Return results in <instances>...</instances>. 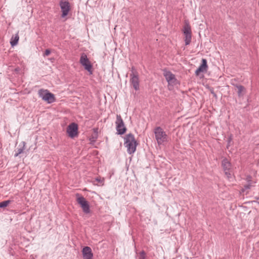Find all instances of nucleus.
I'll return each mask as SVG.
<instances>
[{
    "instance_id": "f257e3e1",
    "label": "nucleus",
    "mask_w": 259,
    "mask_h": 259,
    "mask_svg": "<svg viewBox=\"0 0 259 259\" xmlns=\"http://www.w3.org/2000/svg\"><path fill=\"white\" fill-rule=\"evenodd\" d=\"M124 146L127 148V152L128 154L134 153L136 150L138 143L136 141L134 135L132 134H128L124 137Z\"/></svg>"
},
{
    "instance_id": "f03ea898",
    "label": "nucleus",
    "mask_w": 259,
    "mask_h": 259,
    "mask_svg": "<svg viewBox=\"0 0 259 259\" xmlns=\"http://www.w3.org/2000/svg\"><path fill=\"white\" fill-rule=\"evenodd\" d=\"M154 132L158 145H161L167 141V136L161 127H156Z\"/></svg>"
},
{
    "instance_id": "7ed1b4c3",
    "label": "nucleus",
    "mask_w": 259,
    "mask_h": 259,
    "mask_svg": "<svg viewBox=\"0 0 259 259\" xmlns=\"http://www.w3.org/2000/svg\"><path fill=\"white\" fill-rule=\"evenodd\" d=\"M38 95L44 101L49 104L54 102L56 100L54 95L49 92L47 90H39Z\"/></svg>"
},
{
    "instance_id": "20e7f679",
    "label": "nucleus",
    "mask_w": 259,
    "mask_h": 259,
    "mask_svg": "<svg viewBox=\"0 0 259 259\" xmlns=\"http://www.w3.org/2000/svg\"><path fill=\"white\" fill-rule=\"evenodd\" d=\"M183 32L184 35L185 45H189L192 39V31L191 26L188 22H185L183 27Z\"/></svg>"
},
{
    "instance_id": "39448f33",
    "label": "nucleus",
    "mask_w": 259,
    "mask_h": 259,
    "mask_svg": "<svg viewBox=\"0 0 259 259\" xmlns=\"http://www.w3.org/2000/svg\"><path fill=\"white\" fill-rule=\"evenodd\" d=\"M116 129L117 133L118 135H123L126 131V127H125L124 122L120 116V115H116V120L115 121Z\"/></svg>"
},
{
    "instance_id": "423d86ee",
    "label": "nucleus",
    "mask_w": 259,
    "mask_h": 259,
    "mask_svg": "<svg viewBox=\"0 0 259 259\" xmlns=\"http://www.w3.org/2000/svg\"><path fill=\"white\" fill-rule=\"evenodd\" d=\"M77 203L80 205L84 213L88 214L90 212V205L88 201L79 194H76Z\"/></svg>"
},
{
    "instance_id": "0eeeda50",
    "label": "nucleus",
    "mask_w": 259,
    "mask_h": 259,
    "mask_svg": "<svg viewBox=\"0 0 259 259\" xmlns=\"http://www.w3.org/2000/svg\"><path fill=\"white\" fill-rule=\"evenodd\" d=\"M79 62L91 74L93 73L92 65L85 53L81 54Z\"/></svg>"
},
{
    "instance_id": "6e6552de",
    "label": "nucleus",
    "mask_w": 259,
    "mask_h": 259,
    "mask_svg": "<svg viewBox=\"0 0 259 259\" xmlns=\"http://www.w3.org/2000/svg\"><path fill=\"white\" fill-rule=\"evenodd\" d=\"M67 133L69 136L72 138L76 136L78 134L77 124L74 122L70 124L67 127Z\"/></svg>"
},
{
    "instance_id": "1a4fd4ad",
    "label": "nucleus",
    "mask_w": 259,
    "mask_h": 259,
    "mask_svg": "<svg viewBox=\"0 0 259 259\" xmlns=\"http://www.w3.org/2000/svg\"><path fill=\"white\" fill-rule=\"evenodd\" d=\"M59 5L62 11V17L64 18L66 16L70 10V5L69 2H60Z\"/></svg>"
},
{
    "instance_id": "9d476101",
    "label": "nucleus",
    "mask_w": 259,
    "mask_h": 259,
    "mask_svg": "<svg viewBox=\"0 0 259 259\" xmlns=\"http://www.w3.org/2000/svg\"><path fill=\"white\" fill-rule=\"evenodd\" d=\"M130 83L133 85L134 89L136 91L139 90V74H137L136 73L130 74Z\"/></svg>"
},
{
    "instance_id": "9b49d317",
    "label": "nucleus",
    "mask_w": 259,
    "mask_h": 259,
    "mask_svg": "<svg viewBox=\"0 0 259 259\" xmlns=\"http://www.w3.org/2000/svg\"><path fill=\"white\" fill-rule=\"evenodd\" d=\"M83 259H93V253L90 247L85 246L82 249Z\"/></svg>"
},
{
    "instance_id": "f8f14e48",
    "label": "nucleus",
    "mask_w": 259,
    "mask_h": 259,
    "mask_svg": "<svg viewBox=\"0 0 259 259\" xmlns=\"http://www.w3.org/2000/svg\"><path fill=\"white\" fill-rule=\"evenodd\" d=\"M208 66L207 64V61L205 59H202L201 64L196 70L195 73L196 75L198 76L200 72H204L207 71Z\"/></svg>"
},
{
    "instance_id": "ddd939ff",
    "label": "nucleus",
    "mask_w": 259,
    "mask_h": 259,
    "mask_svg": "<svg viewBox=\"0 0 259 259\" xmlns=\"http://www.w3.org/2000/svg\"><path fill=\"white\" fill-rule=\"evenodd\" d=\"M163 75L166 81L168 82L169 84L175 83L177 81L175 75L170 71H165L163 73Z\"/></svg>"
},
{
    "instance_id": "4468645a",
    "label": "nucleus",
    "mask_w": 259,
    "mask_h": 259,
    "mask_svg": "<svg viewBox=\"0 0 259 259\" xmlns=\"http://www.w3.org/2000/svg\"><path fill=\"white\" fill-rule=\"evenodd\" d=\"M231 84L234 86L237 89L238 96L240 98L243 97L246 93V89L242 85L235 84L232 81Z\"/></svg>"
},
{
    "instance_id": "2eb2a0df",
    "label": "nucleus",
    "mask_w": 259,
    "mask_h": 259,
    "mask_svg": "<svg viewBox=\"0 0 259 259\" xmlns=\"http://www.w3.org/2000/svg\"><path fill=\"white\" fill-rule=\"evenodd\" d=\"M222 166L224 170H230L232 165L230 161L227 158H225L222 161Z\"/></svg>"
},
{
    "instance_id": "dca6fc26",
    "label": "nucleus",
    "mask_w": 259,
    "mask_h": 259,
    "mask_svg": "<svg viewBox=\"0 0 259 259\" xmlns=\"http://www.w3.org/2000/svg\"><path fill=\"white\" fill-rule=\"evenodd\" d=\"M19 39V36L18 33L16 34L14 36H13L10 41L11 45L12 47L16 46L18 42Z\"/></svg>"
},
{
    "instance_id": "f3484780",
    "label": "nucleus",
    "mask_w": 259,
    "mask_h": 259,
    "mask_svg": "<svg viewBox=\"0 0 259 259\" xmlns=\"http://www.w3.org/2000/svg\"><path fill=\"white\" fill-rule=\"evenodd\" d=\"M23 146L21 148H17V152L14 154L15 157H17L19 155L22 153L25 149V143H22Z\"/></svg>"
},
{
    "instance_id": "a211bd4d",
    "label": "nucleus",
    "mask_w": 259,
    "mask_h": 259,
    "mask_svg": "<svg viewBox=\"0 0 259 259\" xmlns=\"http://www.w3.org/2000/svg\"><path fill=\"white\" fill-rule=\"evenodd\" d=\"M12 202V201L10 200H8L6 201H4L0 202V208H3L7 206L9 204Z\"/></svg>"
},
{
    "instance_id": "6ab92c4d",
    "label": "nucleus",
    "mask_w": 259,
    "mask_h": 259,
    "mask_svg": "<svg viewBox=\"0 0 259 259\" xmlns=\"http://www.w3.org/2000/svg\"><path fill=\"white\" fill-rule=\"evenodd\" d=\"M104 179H101L100 177H97L95 179V180L93 181L94 184H95V182H98L100 183L101 185H103Z\"/></svg>"
},
{
    "instance_id": "aec40b11",
    "label": "nucleus",
    "mask_w": 259,
    "mask_h": 259,
    "mask_svg": "<svg viewBox=\"0 0 259 259\" xmlns=\"http://www.w3.org/2000/svg\"><path fill=\"white\" fill-rule=\"evenodd\" d=\"M232 140H233V136L232 135H230L228 138V139H227V148L228 149L229 146H230L231 145V143L232 142Z\"/></svg>"
},
{
    "instance_id": "412c9836",
    "label": "nucleus",
    "mask_w": 259,
    "mask_h": 259,
    "mask_svg": "<svg viewBox=\"0 0 259 259\" xmlns=\"http://www.w3.org/2000/svg\"><path fill=\"white\" fill-rule=\"evenodd\" d=\"M225 174L228 179L231 178L232 174L230 172V170H224Z\"/></svg>"
},
{
    "instance_id": "4be33fe9",
    "label": "nucleus",
    "mask_w": 259,
    "mask_h": 259,
    "mask_svg": "<svg viewBox=\"0 0 259 259\" xmlns=\"http://www.w3.org/2000/svg\"><path fill=\"white\" fill-rule=\"evenodd\" d=\"M251 185L250 184L244 185V187L242 189V191L244 192L246 190L250 189L251 188Z\"/></svg>"
},
{
    "instance_id": "5701e85b",
    "label": "nucleus",
    "mask_w": 259,
    "mask_h": 259,
    "mask_svg": "<svg viewBox=\"0 0 259 259\" xmlns=\"http://www.w3.org/2000/svg\"><path fill=\"white\" fill-rule=\"evenodd\" d=\"M146 253L144 251H141L140 253V259H145Z\"/></svg>"
},
{
    "instance_id": "b1692460",
    "label": "nucleus",
    "mask_w": 259,
    "mask_h": 259,
    "mask_svg": "<svg viewBox=\"0 0 259 259\" xmlns=\"http://www.w3.org/2000/svg\"><path fill=\"white\" fill-rule=\"evenodd\" d=\"M246 180L248 183V184H251L252 177L249 175L247 176L246 177Z\"/></svg>"
},
{
    "instance_id": "393cba45",
    "label": "nucleus",
    "mask_w": 259,
    "mask_h": 259,
    "mask_svg": "<svg viewBox=\"0 0 259 259\" xmlns=\"http://www.w3.org/2000/svg\"><path fill=\"white\" fill-rule=\"evenodd\" d=\"M51 53V51L49 49L46 50L45 53H44V57H46L49 56Z\"/></svg>"
},
{
    "instance_id": "a878e982",
    "label": "nucleus",
    "mask_w": 259,
    "mask_h": 259,
    "mask_svg": "<svg viewBox=\"0 0 259 259\" xmlns=\"http://www.w3.org/2000/svg\"><path fill=\"white\" fill-rule=\"evenodd\" d=\"M131 71H132V73L131 74H135L136 73L137 74H138V72H137V71L136 70V68L134 66H133L131 68Z\"/></svg>"
},
{
    "instance_id": "bb28decb",
    "label": "nucleus",
    "mask_w": 259,
    "mask_h": 259,
    "mask_svg": "<svg viewBox=\"0 0 259 259\" xmlns=\"http://www.w3.org/2000/svg\"><path fill=\"white\" fill-rule=\"evenodd\" d=\"M210 92H211V93L213 95V96L214 98H217V96L216 94L214 93V91H213V89H211V90H210Z\"/></svg>"
},
{
    "instance_id": "cd10ccee",
    "label": "nucleus",
    "mask_w": 259,
    "mask_h": 259,
    "mask_svg": "<svg viewBox=\"0 0 259 259\" xmlns=\"http://www.w3.org/2000/svg\"><path fill=\"white\" fill-rule=\"evenodd\" d=\"M15 70L16 72H19V70H20V68H18V67L16 68H15Z\"/></svg>"
},
{
    "instance_id": "c85d7f7f",
    "label": "nucleus",
    "mask_w": 259,
    "mask_h": 259,
    "mask_svg": "<svg viewBox=\"0 0 259 259\" xmlns=\"http://www.w3.org/2000/svg\"><path fill=\"white\" fill-rule=\"evenodd\" d=\"M60 2H62L63 3H64V2H69L68 0H61Z\"/></svg>"
}]
</instances>
